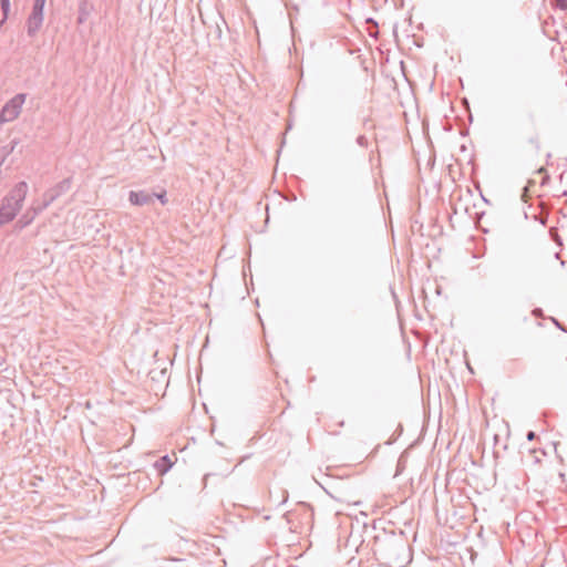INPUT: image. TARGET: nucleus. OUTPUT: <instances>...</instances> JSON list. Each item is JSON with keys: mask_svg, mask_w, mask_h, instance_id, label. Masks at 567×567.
Segmentation results:
<instances>
[{"mask_svg": "<svg viewBox=\"0 0 567 567\" xmlns=\"http://www.w3.org/2000/svg\"><path fill=\"white\" fill-rule=\"evenodd\" d=\"M29 186L25 182L17 183L2 198L0 204V227L12 221L23 207Z\"/></svg>", "mask_w": 567, "mask_h": 567, "instance_id": "obj_1", "label": "nucleus"}, {"mask_svg": "<svg viewBox=\"0 0 567 567\" xmlns=\"http://www.w3.org/2000/svg\"><path fill=\"white\" fill-rule=\"evenodd\" d=\"M66 189V182L58 184L55 187L47 190L41 202H33L31 206L21 215L17 225L20 228L30 225L34 218L43 212L56 197H59Z\"/></svg>", "mask_w": 567, "mask_h": 567, "instance_id": "obj_2", "label": "nucleus"}, {"mask_svg": "<svg viewBox=\"0 0 567 567\" xmlns=\"http://www.w3.org/2000/svg\"><path fill=\"white\" fill-rule=\"evenodd\" d=\"M25 99L27 95L24 93L16 94L12 99H10L1 109V120L4 123L14 121L20 115Z\"/></svg>", "mask_w": 567, "mask_h": 567, "instance_id": "obj_3", "label": "nucleus"}, {"mask_svg": "<svg viewBox=\"0 0 567 567\" xmlns=\"http://www.w3.org/2000/svg\"><path fill=\"white\" fill-rule=\"evenodd\" d=\"M43 23V11L33 10L31 11L27 21L28 35L34 37L40 30Z\"/></svg>", "mask_w": 567, "mask_h": 567, "instance_id": "obj_4", "label": "nucleus"}, {"mask_svg": "<svg viewBox=\"0 0 567 567\" xmlns=\"http://www.w3.org/2000/svg\"><path fill=\"white\" fill-rule=\"evenodd\" d=\"M153 197H154V195H152L145 190H140V192L132 190V192H130L128 200L132 205L144 206V205L150 204L153 200Z\"/></svg>", "mask_w": 567, "mask_h": 567, "instance_id": "obj_5", "label": "nucleus"}, {"mask_svg": "<svg viewBox=\"0 0 567 567\" xmlns=\"http://www.w3.org/2000/svg\"><path fill=\"white\" fill-rule=\"evenodd\" d=\"M155 467L159 474H165L172 467V463L167 456H163L156 461Z\"/></svg>", "mask_w": 567, "mask_h": 567, "instance_id": "obj_6", "label": "nucleus"}, {"mask_svg": "<svg viewBox=\"0 0 567 567\" xmlns=\"http://www.w3.org/2000/svg\"><path fill=\"white\" fill-rule=\"evenodd\" d=\"M0 6H1V10H2V19H1V23H2L8 18V13L10 10V0H0Z\"/></svg>", "mask_w": 567, "mask_h": 567, "instance_id": "obj_7", "label": "nucleus"}, {"mask_svg": "<svg viewBox=\"0 0 567 567\" xmlns=\"http://www.w3.org/2000/svg\"><path fill=\"white\" fill-rule=\"evenodd\" d=\"M553 6L561 11H567V0H551Z\"/></svg>", "mask_w": 567, "mask_h": 567, "instance_id": "obj_8", "label": "nucleus"}, {"mask_svg": "<svg viewBox=\"0 0 567 567\" xmlns=\"http://www.w3.org/2000/svg\"><path fill=\"white\" fill-rule=\"evenodd\" d=\"M45 4V0H35L32 9L38 11H43Z\"/></svg>", "mask_w": 567, "mask_h": 567, "instance_id": "obj_9", "label": "nucleus"}, {"mask_svg": "<svg viewBox=\"0 0 567 567\" xmlns=\"http://www.w3.org/2000/svg\"><path fill=\"white\" fill-rule=\"evenodd\" d=\"M550 235H551V238L555 243H557L558 245H561V239L560 237L558 236L557 231L556 230H550Z\"/></svg>", "mask_w": 567, "mask_h": 567, "instance_id": "obj_10", "label": "nucleus"}, {"mask_svg": "<svg viewBox=\"0 0 567 567\" xmlns=\"http://www.w3.org/2000/svg\"><path fill=\"white\" fill-rule=\"evenodd\" d=\"M357 143H358L360 146H367V143H368L367 137H365V136H363V135L358 136V138H357Z\"/></svg>", "mask_w": 567, "mask_h": 567, "instance_id": "obj_11", "label": "nucleus"}, {"mask_svg": "<svg viewBox=\"0 0 567 567\" xmlns=\"http://www.w3.org/2000/svg\"><path fill=\"white\" fill-rule=\"evenodd\" d=\"M533 316L535 317H543V310L539 308H536L533 310Z\"/></svg>", "mask_w": 567, "mask_h": 567, "instance_id": "obj_12", "label": "nucleus"}, {"mask_svg": "<svg viewBox=\"0 0 567 567\" xmlns=\"http://www.w3.org/2000/svg\"><path fill=\"white\" fill-rule=\"evenodd\" d=\"M535 436H536V435H535V432H533V431H529V432L527 433V440H528V441H533V440L535 439Z\"/></svg>", "mask_w": 567, "mask_h": 567, "instance_id": "obj_13", "label": "nucleus"}, {"mask_svg": "<svg viewBox=\"0 0 567 567\" xmlns=\"http://www.w3.org/2000/svg\"><path fill=\"white\" fill-rule=\"evenodd\" d=\"M161 202L162 204H165V195L164 194H161V195H155Z\"/></svg>", "mask_w": 567, "mask_h": 567, "instance_id": "obj_14", "label": "nucleus"}, {"mask_svg": "<svg viewBox=\"0 0 567 567\" xmlns=\"http://www.w3.org/2000/svg\"><path fill=\"white\" fill-rule=\"evenodd\" d=\"M553 322H554L558 328L563 329V328L560 327L559 322H558L556 319H554V318H553Z\"/></svg>", "mask_w": 567, "mask_h": 567, "instance_id": "obj_15", "label": "nucleus"}, {"mask_svg": "<svg viewBox=\"0 0 567 567\" xmlns=\"http://www.w3.org/2000/svg\"><path fill=\"white\" fill-rule=\"evenodd\" d=\"M4 363V359L0 357V367Z\"/></svg>", "mask_w": 567, "mask_h": 567, "instance_id": "obj_16", "label": "nucleus"}]
</instances>
